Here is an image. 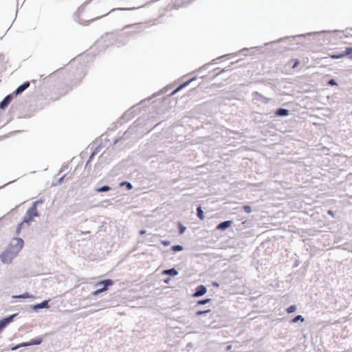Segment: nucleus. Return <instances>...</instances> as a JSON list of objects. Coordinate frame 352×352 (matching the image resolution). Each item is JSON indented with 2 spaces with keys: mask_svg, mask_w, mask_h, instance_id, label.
Listing matches in <instances>:
<instances>
[{
  "mask_svg": "<svg viewBox=\"0 0 352 352\" xmlns=\"http://www.w3.org/2000/svg\"><path fill=\"white\" fill-rule=\"evenodd\" d=\"M16 256L9 250L5 249L0 254L1 261L4 264H10Z\"/></svg>",
  "mask_w": 352,
  "mask_h": 352,
  "instance_id": "obj_10",
  "label": "nucleus"
},
{
  "mask_svg": "<svg viewBox=\"0 0 352 352\" xmlns=\"http://www.w3.org/2000/svg\"><path fill=\"white\" fill-rule=\"evenodd\" d=\"M160 243L162 245L166 247V246H168L170 244V241H168V240H165V239L164 240H160Z\"/></svg>",
  "mask_w": 352,
  "mask_h": 352,
  "instance_id": "obj_46",
  "label": "nucleus"
},
{
  "mask_svg": "<svg viewBox=\"0 0 352 352\" xmlns=\"http://www.w3.org/2000/svg\"><path fill=\"white\" fill-rule=\"evenodd\" d=\"M145 27L143 23H138L125 25L122 30L124 32H107L102 36L104 43V47H108L110 45H116L118 47L125 45L129 37H135L138 34L142 33Z\"/></svg>",
  "mask_w": 352,
  "mask_h": 352,
  "instance_id": "obj_1",
  "label": "nucleus"
},
{
  "mask_svg": "<svg viewBox=\"0 0 352 352\" xmlns=\"http://www.w3.org/2000/svg\"><path fill=\"white\" fill-rule=\"evenodd\" d=\"M10 244H12V247L15 248L16 252H20L23 248L24 241L20 237H14Z\"/></svg>",
  "mask_w": 352,
  "mask_h": 352,
  "instance_id": "obj_16",
  "label": "nucleus"
},
{
  "mask_svg": "<svg viewBox=\"0 0 352 352\" xmlns=\"http://www.w3.org/2000/svg\"><path fill=\"white\" fill-rule=\"evenodd\" d=\"M40 213L38 211H35L34 210L32 209L31 208H29L25 214H24L22 221L25 224H27L28 226H30V224L34 221V217H39Z\"/></svg>",
  "mask_w": 352,
  "mask_h": 352,
  "instance_id": "obj_6",
  "label": "nucleus"
},
{
  "mask_svg": "<svg viewBox=\"0 0 352 352\" xmlns=\"http://www.w3.org/2000/svg\"><path fill=\"white\" fill-rule=\"evenodd\" d=\"M31 298H33L34 296L28 292H25L21 294L12 296V298L13 299H27Z\"/></svg>",
  "mask_w": 352,
  "mask_h": 352,
  "instance_id": "obj_25",
  "label": "nucleus"
},
{
  "mask_svg": "<svg viewBox=\"0 0 352 352\" xmlns=\"http://www.w3.org/2000/svg\"><path fill=\"white\" fill-rule=\"evenodd\" d=\"M119 186L120 187H125L127 190H131L133 189V184L128 181H122L120 183Z\"/></svg>",
  "mask_w": 352,
  "mask_h": 352,
  "instance_id": "obj_32",
  "label": "nucleus"
},
{
  "mask_svg": "<svg viewBox=\"0 0 352 352\" xmlns=\"http://www.w3.org/2000/svg\"><path fill=\"white\" fill-rule=\"evenodd\" d=\"M211 301H212V298H206L200 299L196 302V306L206 305V304L210 302Z\"/></svg>",
  "mask_w": 352,
  "mask_h": 352,
  "instance_id": "obj_33",
  "label": "nucleus"
},
{
  "mask_svg": "<svg viewBox=\"0 0 352 352\" xmlns=\"http://www.w3.org/2000/svg\"><path fill=\"white\" fill-rule=\"evenodd\" d=\"M200 78H202V79H204V78H206V75H204V76H201Z\"/></svg>",
  "mask_w": 352,
  "mask_h": 352,
  "instance_id": "obj_63",
  "label": "nucleus"
},
{
  "mask_svg": "<svg viewBox=\"0 0 352 352\" xmlns=\"http://www.w3.org/2000/svg\"><path fill=\"white\" fill-rule=\"evenodd\" d=\"M252 102L254 104H256L258 102H261L263 104H269L271 102H274V100L272 98H267L256 91H253L252 93Z\"/></svg>",
  "mask_w": 352,
  "mask_h": 352,
  "instance_id": "obj_7",
  "label": "nucleus"
},
{
  "mask_svg": "<svg viewBox=\"0 0 352 352\" xmlns=\"http://www.w3.org/2000/svg\"><path fill=\"white\" fill-rule=\"evenodd\" d=\"M197 217L201 219V220H204L205 219V214H204V212L202 210V207L201 206H198L197 207Z\"/></svg>",
  "mask_w": 352,
  "mask_h": 352,
  "instance_id": "obj_31",
  "label": "nucleus"
},
{
  "mask_svg": "<svg viewBox=\"0 0 352 352\" xmlns=\"http://www.w3.org/2000/svg\"><path fill=\"white\" fill-rule=\"evenodd\" d=\"M68 165L67 164H63L61 167L60 171H63L65 169L67 168Z\"/></svg>",
  "mask_w": 352,
  "mask_h": 352,
  "instance_id": "obj_58",
  "label": "nucleus"
},
{
  "mask_svg": "<svg viewBox=\"0 0 352 352\" xmlns=\"http://www.w3.org/2000/svg\"><path fill=\"white\" fill-rule=\"evenodd\" d=\"M115 281L111 278L103 279L98 281L95 286L98 287L94 292H92L91 295L94 296H97L99 294L107 291L109 287L113 285Z\"/></svg>",
  "mask_w": 352,
  "mask_h": 352,
  "instance_id": "obj_4",
  "label": "nucleus"
},
{
  "mask_svg": "<svg viewBox=\"0 0 352 352\" xmlns=\"http://www.w3.org/2000/svg\"><path fill=\"white\" fill-rule=\"evenodd\" d=\"M66 175H67V174H65V175H63L62 177H60L58 179V181H57V184H59V185H60V184H61L63 182V181H64V179H65V178Z\"/></svg>",
  "mask_w": 352,
  "mask_h": 352,
  "instance_id": "obj_49",
  "label": "nucleus"
},
{
  "mask_svg": "<svg viewBox=\"0 0 352 352\" xmlns=\"http://www.w3.org/2000/svg\"><path fill=\"white\" fill-rule=\"evenodd\" d=\"M137 105L138 104L133 106L129 110L125 111L121 116L120 120L125 119L126 120H129L133 118L135 116H136L138 113H140V109H135L137 107Z\"/></svg>",
  "mask_w": 352,
  "mask_h": 352,
  "instance_id": "obj_9",
  "label": "nucleus"
},
{
  "mask_svg": "<svg viewBox=\"0 0 352 352\" xmlns=\"http://www.w3.org/2000/svg\"><path fill=\"white\" fill-rule=\"evenodd\" d=\"M18 344H19V349L21 348V347L30 346H29V341H28V342H23L19 343Z\"/></svg>",
  "mask_w": 352,
  "mask_h": 352,
  "instance_id": "obj_47",
  "label": "nucleus"
},
{
  "mask_svg": "<svg viewBox=\"0 0 352 352\" xmlns=\"http://www.w3.org/2000/svg\"><path fill=\"white\" fill-rule=\"evenodd\" d=\"M207 291L208 289L206 285H199L195 287L194 292L192 294L191 296L192 298L201 297L207 293Z\"/></svg>",
  "mask_w": 352,
  "mask_h": 352,
  "instance_id": "obj_11",
  "label": "nucleus"
},
{
  "mask_svg": "<svg viewBox=\"0 0 352 352\" xmlns=\"http://www.w3.org/2000/svg\"><path fill=\"white\" fill-rule=\"evenodd\" d=\"M292 61L294 63L292 66L293 69L296 68L300 63V61L298 58H293Z\"/></svg>",
  "mask_w": 352,
  "mask_h": 352,
  "instance_id": "obj_45",
  "label": "nucleus"
},
{
  "mask_svg": "<svg viewBox=\"0 0 352 352\" xmlns=\"http://www.w3.org/2000/svg\"><path fill=\"white\" fill-rule=\"evenodd\" d=\"M296 309H297L296 305H292L286 309V312L287 314H292V313H294L296 311Z\"/></svg>",
  "mask_w": 352,
  "mask_h": 352,
  "instance_id": "obj_39",
  "label": "nucleus"
},
{
  "mask_svg": "<svg viewBox=\"0 0 352 352\" xmlns=\"http://www.w3.org/2000/svg\"><path fill=\"white\" fill-rule=\"evenodd\" d=\"M14 98L15 96L12 93L5 96L0 102V109L5 110Z\"/></svg>",
  "mask_w": 352,
  "mask_h": 352,
  "instance_id": "obj_14",
  "label": "nucleus"
},
{
  "mask_svg": "<svg viewBox=\"0 0 352 352\" xmlns=\"http://www.w3.org/2000/svg\"><path fill=\"white\" fill-rule=\"evenodd\" d=\"M230 69L227 68V67H225L223 69H222L219 72L217 73L216 74H214L212 78H211V80H214V78H216L218 76H219L220 74H221L223 72H228V71H230Z\"/></svg>",
  "mask_w": 352,
  "mask_h": 352,
  "instance_id": "obj_43",
  "label": "nucleus"
},
{
  "mask_svg": "<svg viewBox=\"0 0 352 352\" xmlns=\"http://www.w3.org/2000/svg\"><path fill=\"white\" fill-rule=\"evenodd\" d=\"M72 89V87H67V89L65 90V91H63V92L60 93V95L62 96H64L65 95L69 90H71Z\"/></svg>",
  "mask_w": 352,
  "mask_h": 352,
  "instance_id": "obj_51",
  "label": "nucleus"
},
{
  "mask_svg": "<svg viewBox=\"0 0 352 352\" xmlns=\"http://www.w3.org/2000/svg\"><path fill=\"white\" fill-rule=\"evenodd\" d=\"M168 88H164L162 89L160 92L158 93H155L153 95L152 98L153 97H155L156 96H159L160 94H164L165 93L166 91H167Z\"/></svg>",
  "mask_w": 352,
  "mask_h": 352,
  "instance_id": "obj_48",
  "label": "nucleus"
},
{
  "mask_svg": "<svg viewBox=\"0 0 352 352\" xmlns=\"http://www.w3.org/2000/svg\"><path fill=\"white\" fill-rule=\"evenodd\" d=\"M186 230V227L184 226L180 221L178 222V232L179 234H183Z\"/></svg>",
  "mask_w": 352,
  "mask_h": 352,
  "instance_id": "obj_38",
  "label": "nucleus"
},
{
  "mask_svg": "<svg viewBox=\"0 0 352 352\" xmlns=\"http://www.w3.org/2000/svg\"><path fill=\"white\" fill-rule=\"evenodd\" d=\"M345 57L352 60V47H346L344 48Z\"/></svg>",
  "mask_w": 352,
  "mask_h": 352,
  "instance_id": "obj_35",
  "label": "nucleus"
},
{
  "mask_svg": "<svg viewBox=\"0 0 352 352\" xmlns=\"http://www.w3.org/2000/svg\"><path fill=\"white\" fill-rule=\"evenodd\" d=\"M326 85H329L330 87H334V86L338 87V84L336 80L333 78H331L329 80H328L326 82Z\"/></svg>",
  "mask_w": 352,
  "mask_h": 352,
  "instance_id": "obj_37",
  "label": "nucleus"
},
{
  "mask_svg": "<svg viewBox=\"0 0 352 352\" xmlns=\"http://www.w3.org/2000/svg\"><path fill=\"white\" fill-rule=\"evenodd\" d=\"M151 98L148 97V98H147L146 99H144V100H142V101L140 102V103H143L145 100H150V99H151Z\"/></svg>",
  "mask_w": 352,
  "mask_h": 352,
  "instance_id": "obj_62",
  "label": "nucleus"
},
{
  "mask_svg": "<svg viewBox=\"0 0 352 352\" xmlns=\"http://www.w3.org/2000/svg\"><path fill=\"white\" fill-rule=\"evenodd\" d=\"M198 78V76H194L192 77H191L190 78L188 79V80H190V83L192 82L193 81L196 80Z\"/></svg>",
  "mask_w": 352,
  "mask_h": 352,
  "instance_id": "obj_54",
  "label": "nucleus"
},
{
  "mask_svg": "<svg viewBox=\"0 0 352 352\" xmlns=\"http://www.w3.org/2000/svg\"><path fill=\"white\" fill-rule=\"evenodd\" d=\"M19 349V344H16L14 346H12L11 348H10V350L12 351H16L17 349Z\"/></svg>",
  "mask_w": 352,
  "mask_h": 352,
  "instance_id": "obj_53",
  "label": "nucleus"
},
{
  "mask_svg": "<svg viewBox=\"0 0 352 352\" xmlns=\"http://www.w3.org/2000/svg\"><path fill=\"white\" fill-rule=\"evenodd\" d=\"M19 316V313L12 314L0 319V333L14 321V318Z\"/></svg>",
  "mask_w": 352,
  "mask_h": 352,
  "instance_id": "obj_8",
  "label": "nucleus"
},
{
  "mask_svg": "<svg viewBox=\"0 0 352 352\" xmlns=\"http://www.w3.org/2000/svg\"><path fill=\"white\" fill-rule=\"evenodd\" d=\"M327 214L331 216L332 217H335V212L331 210H327Z\"/></svg>",
  "mask_w": 352,
  "mask_h": 352,
  "instance_id": "obj_52",
  "label": "nucleus"
},
{
  "mask_svg": "<svg viewBox=\"0 0 352 352\" xmlns=\"http://www.w3.org/2000/svg\"><path fill=\"white\" fill-rule=\"evenodd\" d=\"M232 346L231 344H228L226 347V351H230L232 349Z\"/></svg>",
  "mask_w": 352,
  "mask_h": 352,
  "instance_id": "obj_57",
  "label": "nucleus"
},
{
  "mask_svg": "<svg viewBox=\"0 0 352 352\" xmlns=\"http://www.w3.org/2000/svg\"><path fill=\"white\" fill-rule=\"evenodd\" d=\"M210 312H211L210 309H206V310H197L195 311V316H201L202 315H205V314H209Z\"/></svg>",
  "mask_w": 352,
  "mask_h": 352,
  "instance_id": "obj_36",
  "label": "nucleus"
},
{
  "mask_svg": "<svg viewBox=\"0 0 352 352\" xmlns=\"http://www.w3.org/2000/svg\"><path fill=\"white\" fill-rule=\"evenodd\" d=\"M211 285L214 287H219V283L217 282V281H215V280H213L211 282Z\"/></svg>",
  "mask_w": 352,
  "mask_h": 352,
  "instance_id": "obj_50",
  "label": "nucleus"
},
{
  "mask_svg": "<svg viewBox=\"0 0 352 352\" xmlns=\"http://www.w3.org/2000/svg\"><path fill=\"white\" fill-rule=\"evenodd\" d=\"M50 300H51L50 299L44 300L39 303L32 305H30V309L35 312H38L40 309H49L50 308L49 302Z\"/></svg>",
  "mask_w": 352,
  "mask_h": 352,
  "instance_id": "obj_12",
  "label": "nucleus"
},
{
  "mask_svg": "<svg viewBox=\"0 0 352 352\" xmlns=\"http://www.w3.org/2000/svg\"><path fill=\"white\" fill-rule=\"evenodd\" d=\"M30 82L25 81L21 85H19L12 94L15 97L19 95H21L23 91H25L30 87Z\"/></svg>",
  "mask_w": 352,
  "mask_h": 352,
  "instance_id": "obj_17",
  "label": "nucleus"
},
{
  "mask_svg": "<svg viewBox=\"0 0 352 352\" xmlns=\"http://www.w3.org/2000/svg\"><path fill=\"white\" fill-rule=\"evenodd\" d=\"M163 275H167L170 277H175L178 275L179 272L175 267H171L169 269L164 270L162 273Z\"/></svg>",
  "mask_w": 352,
  "mask_h": 352,
  "instance_id": "obj_22",
  "label": "nucleus"
},
{
  "mask_svg": "<svg viewBox=\"0 0 352 352\" xmlns=\"http://www.w3.org/2000/svg\"><path fill=\"white\" fill-rule=\"evenodd\" d=\"M170 250L173 252H179L183 251L184 248L182 245H174L170 247Z\"/></svg>",
  "mask_w": 352,
  "mask_h": 352,
  "instance_id": "obj_34",
  "label": "nucleus"
},
{
  "mask_svg": "<svg viewBox=\"0 0 352 352\" xmlns=\"http://www.w3.org/2000/svg\"><path fill=\"white\" fill-rule=\"evenodd\" d=\"M254 54H254V52H251L250 53V56H253V55H254Z\"/></svg>",
  "mask_w": 352,
  "mask_h": 352,
  "instance_id": "obj_64",
  "label": "nucleus"
},
{
  "mask_svg": "<svg viewBox=\"0 0 352 352\" xmlns=\"http://www.w3.org/2000/svg\"><path fill=\"white\" fill-rule=\"evenodd\" d=\"M132 134H133L132 129L130 127L123 133V135L122 136H120V137H118V138H115V140L113 141V144H118L121 140H127L128 138H129V137Z\"/></svg>",
  "mask_w": 352,
  "mask_h": 352,
  "instance_id": "obj_20",
  "label": "nucleus"
},
{
  "mask_svg": "<svg viewBox=\"0 0 352 352\" xmlns=\"http://www.w3.org/2000/svg\"><path fill=\"white\" fill-rule=\"evenodd\" d=\"M92 0H87L84 3H82L78 8V12H81L83 11L84 8L89 5Z\"/></svg>",
  "mask_w": 352,
  "mask_h": 352,
  "instance_id": "obj_41",
  "label": "nucleus"
},
{
  "mask_svg": "<svg viewBox=\"0 0 352 352\" xmlns=\"http://www.w3.org/2000/svg\"><path fill=\"white\" fill-rule=\"evenodd\" d=\"M305 318L300 315V314H298V315H296L293 318H292L290 320H289V323L291 324H294V323H297L298 322H304L305 321Z\"/></svg>",
  "mask_w": 352,
  "mask_h": 352,
  "instance_id": "obj_30",
  "label": "nucleus"
},
{
  "mask_svg": "<svg viewBox=\"0 0 352 352\" xmlns=\"http://www.w3.org/2000/svg\"><path fill=\"white\" fill-rule=\"evenodd\" d=\"M299 265V261L298 260H296L293 264V267H297Z\"/></svg>",
  "mask_w": 352,
  "mask_h": 352,
  "instance_id": "obj_55",
  "label": "nucleus"
},
{
  "mask_svg": "<svg viewBox=\"0 0 352 352\" xmlns=\"http://www.w3.org/2000/svg\"><path fill=\"white\" fill-rule=\"evenodd\" d=\"M254 47H250V48H247V47H244L243 48L242 50H239L238 52L236 53H233V54H225V55H223L221 56H219L217 58H214L213 59L212 61H210V63H206L205 65H204L203 66H201V67H199L197 70L198 72L201 73L204 70H206L209 68V67L213 64H215L217 63V60H220L221 58H223L225 57H228V56H236V55H238L239 54H241L243 52H248L250 50H252Z\"/></svg>",
  "mask_w": 352,
  "mask_h": 352,
  "instance_id": "obj_5",
  "label": "nucleus"
},
{
  "mask_svg": "<svg viewBox=\"0 0 352 352\" xmlns=\"http://www.w3.org/2000/svg\"><path fill=\"white\" fill-rule=\"evenodd\" d=\"M116 128H117V125H116V123H113V126H112L111 129H110V128H109V130L113 131V130H114V129H116Z\"/></svg>",
  "mask_w": 352,
  "mask_h": 352,
  "instance_id": "obj_60",
  "label": "nucleus"
},
{
  "mask_svg": "<svg viewBox=\"0 0 352 352\" xmlns=\"http://www.w3.org/2000/svg\"><path fill=\"white\" fill-rule=\"evenodd\" d=\"M24 224H25V223H23V221H21V222H20V223H19L17 224V226H16V233L17 234H19V233H20V232H21V229L23 228V226H24Z\"/></svg>",
  "mask_w": 352,
  "mask_h": 352,
  "instance_id": "obj_44",
  "label": "nucleus"
},
{
  "mask_svg": "<svg viewBox=\"0 0 352 352\" xmlns=\"http://www.w3.org/2000/svg\"><path fill=\"white\" fill-rule=\"evenodd\" d=\"M329 57L331 59H340L345 57L344 50L339 52H332L329 54Z\"/></svg>",
  "mask_w": 352,
  "mask_h": 352,
  "instance_id": "obj_24",
  "label": "nucleus"
},
{
  "mask_svg": "<svg viewBox=\"0 0 352 352\" xmlns=\"http://www.w3.org/2000/svg\"><path fill=\"white\" fill-rule=\"evenodd\" d=\"M101 147L100 146H96L91 153L89 159H88V163H91V162L94 160L95 156L99 153L100 151Z\"/></svg>",
  "mask_w": 352,
  "mask_h": 352,
  "instance_id": "obj_29",
  "label": "nucleus"
},
{
  "mask_svg": "<svg viewBox=\"0 0 352 352\" xmlns=\"http://www.w3.org/2000/svg\"><path fill=\"white\" fill-rule=\"evenodd\" d=\"M89 164H90V163H88V160H87V162H86V164H85V168H89Z\"/></svg>",
  "mask_w": 352,
  "mask_h": 352,
  "instance_id": "obj_61",
  "label": "nucleus"
},
{
  "mask_svg": "<svg viewBox=\"0 0 352 352\" xmlns=\"http://www.w3.org/2000/svg\"><path fill=\"white\" fill-rule=\"evenodd\" d=\"M112 190V188L108 185H104L102 186L96 187L94 191L98 193L107 192Z\"/></svg>",
  "mask_w": 352,
  "mask_h": 352,
  "instance_id": "obj_27",
  "label": "nucleus"
},
{
  "mask_svg": "<svg viewBox=\"0 0 352 352\" xmlns=\"http://www.w3.org/2000/svg\"><path fill=\"white\" fill-rule=\"evenodd\" d=\"M45 201V199L43 197H41L40 199H37L36 201L32 202L31 206L32 209L34 210L35 211H38V206L40 204H43Z\"/></svg>",
  "mask_w": 352,
  "mask_h": 352,
  "instance_id": "obj_28",
  "label": "nucleus"
},
{
  "mask_svg": "<svg viewBox=\"0 0 352 352\" xmlns=\"http://www.w3.org/2000/svg\"><path fill=\"white\" fill-rule=\"evenodd\" d=\"M330 32H331V31L322 30V31H318V32H308V33H305V34H297V35H294V36H285V37L280 38L275 41L265 43V45H268L270 44L280 43V42H282V41H284L286 40H289V41L292 40V41H295L297 45H299L300 42L298 41V39L300 38H306L309 36H316V35H320V34H327V33H330Z\"/></svg>",
  "mask_w": 352,
  "mask_h": 352,
  "instance_id": "obj_3",
  "label": "nucleus"
},
{
  "mask_svg": "<svg viewBox=\"0 0 352 352\" xmlns=\"http://www.w3.org/2000/svg\"><path fill=\"white\" fill-rule=\"evenodd\" d=\"M6 250H9L14 256H16L19 252H16L15 248L12 247V244H9L6 248Z\"/></svg>",
  "mask_w": 352,
  "mask_h": 352,
  "instance_id": "obj_40",
  "label": "nucleus"
},
{
  "mask_svg": "<svg viewBox=\"0 0 352 352\" xmlns=\"http://www.w3.org/2000/svg\"><path fill=\"white\" fill-rule=\"evenodd\" d=\"M290 111L289 109L280 107L276 109L274 112V117L285 118L289 116Z\"/></svg>",
  "mask_w": 352,
  "mask_h": 352,
  "instance_id": "obj_19",
  "label": "nucleus"
},
{
  "mask_svg": "<svg viewBox=\"0 0 352 352\" xmlns=\"http://www.w3.org/2000/svg\"><path fill=\"white\" fill-rule=\"evenodd\" d=\"M43 341V336H37L35 337L30 340H29V346H34V345H39L41 344Z\"/></svg>",
  "mask_w": 352,
  "mask_h": 352,
  "instance_id": "obj_26",
  "label": "nucleus"
},
{
  "mask_svg": "<svg viewBox=\"0 0 352 352\" xmlns=\"http://www.w3.org/2000/svg\"><path fill=\"white\" fill-rule=\"evenodd\" d=\"M242 209L247 214H249L252 211V207L249 205L243 206Z\"/></svg>",
  "mask_w": 352,
  "mask_h": 352,
  "instance_id": "obj_42",
  "label": "nucleus"
},
{
  "mask_svg": "<svg viewBox=\"0 0 352 352\" xmlns=\"http://www.w3.org/2000/svg\"><path fill=\"white\" fill-rule=\"evenodd\" d=\"M83 56L82 55L78 56L69 63V76L71 78V82L76 86L78 85L84 76L87 74V66L85 61L82 62Z\"/></svg>",
  "mask_w": 352,
  "mask_h": 352,
  "instance_id": "obj_2",
  "label": "nucleus"
},
{
  "mask_svg": "<svg viewBox=\"0 0 352 352\" xmlns=\"http://www.w3.org/2000/svg\"><path fill=\"white\" fill-rule=\"evenodd\" d=\"M194 0H175L174 3L173 8L174 9H178L181 7H184L186 5L189 4L190 3L192 2Z\"/></svg>",
  "mask_w": 352,
  "mask_h": 352,
  "instance_id": "obj_23",
  "label": "nucleus"
},
{
  "mask_svg": "<svg viewBox=\"0 0 352 352\" xmlns=\"http://www.w3.org/2000/svg\"><path fill=\"white\" fill-rule=\"evenodd\" d=\"M190 84V80H186V81H184L182 83H181L180 85H179L170 94H168L166 96H163L162 98V100L164 101L168 96H172L175 95L177 92L181 91L182 89H184V88L186 87L187 86H188Z\"/></svg>",
  "mask_w": 352,
  "mask_h": 352,
  "instance_id": "obj_13",
  "label": "nucleus"
},
{
  "mask_svg": "<svg viewBox=\"0 0 352 352\" xmlns=\"http://www.w3.org/2000/svg\"><path fill=\"white\" fill-rule=\"evenodd\" d=\"M233 223L234 221L232 220H226L223 221H221L217 224L215 229L217 230L225 231L228 228H230L233 225Z\"/></svg>",
  "mask_w": 352,
  "mask_h": 352,
  "instance_id": "obj_15",
  "label": "nucleus"
},
{
  "mask_svg": "<svg viewBox=\"0 0 352 352\" xmlns=\"http://www.w3.org/2000/svg\"><path fill=\"white\" fill-rule=\"evenodd\" d=\"M146 233V230H144V229L140 230L139 231V234H140V235H144V234H145Z\"/></svg>",
  "mask_w": 352,
  "mask_h": 352,
  "instance_id": "obj_56",
  "label": "nucleus"
},
{
  "mask_svg": "<svg viewBox=\"0 0 352 352\" xmlns=\"http://www.w3.org/2000/svg\"><path fill=\"white\" fill-rule=\"evenodd\" d=\"M142 6H138V7H131V8H113V9H111L109 12H108L107 14H103L102 16H98V17H96L95 19H91V21H96V20H98L103 16H107L108 14L109 13H111L113 12H115L116 10H120V11H124V10H138L140 8H142Z\"/></svg>",
  "mask_w": 352,
  "mask_h": 352,
  "instance_id": "obj_18",
  "label": "nucleus"
},
{
  "mask_svg": "<svg viewBox=\"0 0 352 352\" xmlns=\"http://www.w3.org/2000/svg\"><path fill=\"white\" fill-rule=\"evenodd\" d=\"M263 116L264 115L263 113L257 111L252 112L253 120L257 124L265 122V120H263Z\"/></svg>",
  "mask_w": 352,
  "mask_h": 352,
  "instance_id": "obj_21",
  "label": "nucleus"
},
{
  "mask_svg": "<svg viewBox=\"0 0 352 352\" xmlns=\"http://www.w3.org/2000/svg\"><path fill=\"white\" fill-rule=\"evenodd\" d=\"M170 280V278H167L164 279V283H166V284H168Z\"/></svg>",
  "mask_w": 352,
  "mask_h": 352,
  "instance_id": "obj_59",
  "label": "nucleus"
}]
</instances>
